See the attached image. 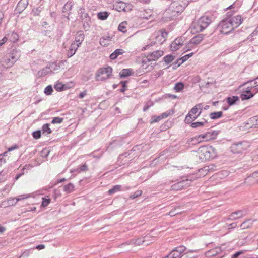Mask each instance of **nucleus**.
<instances>
[{"label":"nucleus","instance_id":"a19ab883","mask_svg":"<svg viewBox=\"0 0 258 258\" xmlns=\"http://www.w3.org/2000/svg\"><path fill=\"white\" fill-rule=\"evenodd\" d=\"M174 113V111L173 110H169L166 111V112L163 113L161 115V117L162 119L168 117L169 116L173 114Z\"/></svg>","mask_w":258,"mask_h":258},{"label":"nucleus","instance_id":"2f4dec72","mask_svg":"<svg viewBox=\"0 0 258 258\" xmlns=\"http://www.w3.org/2000/svg\"><path fill=\"white\" fill-rule=\"evenodd\" d=\"M239 99L238 97L237 96H232V97H229L227 98V101L229 105L231 106L234 105L237 101H238Z\"/></svg>","mask_w":258,"mask_h":258},{"label":"nucleus","instance_id":"69168bd1","mask_svg":"<svg viewBox=\"0 0 258 258\" xmlns=\"http://www.w3.org/2000/svg\"><path fill=\"white\" fill-rule=\"evenodd\" d=\"M40 12V10L39 8L33 10V13L34 15H38Z\"/></svg>","mask_w":258,"mask_h":258},{"label":"nucleus","instance_id":"39448f33","mask_svg":"<svg viewBox=\"0 0 258 258\" xmlns=\"http://www.w3.org/2000/svg\"><path fill=\"white\" fill-rule=\"evenodd\" d=\"M188 5V3L186 1H173L169 8V10H171V13L177 16L178 14L183 12Z\"/></svg>","mask_w":258,"mask_h":258},{"label":"nucleus","instance_id":"4468645a","mask_svg":"<svg viewBox=\"0 0 258 258\" xmlns=\"http://www.w3.org/2000/svg\"><path fill=\"white\" fill-rule=\"evenodd\" d=\"M203 34H199L194 37L186 45L187 50H190L198 45L203 39Z\"/></svg>","mask_w":258,"mask_h":258},{"label":"nucleus","instance_id":"3c124183","mask_svg":"<svg viewBox=\"0 0 258 258\" xmlns=\"http://www.w3.org/2000/svg\"><path fill=\"white\" fill-rule=\"evenodd\" d=\"M53 89L51 85L47 86L44 90V93L47 95H50Z\"/></svg>","mask_w":258,"mask_h":258},{"label":"nucleus","instance_id":"c03bdc74","mask_svg":"<svg viewBox=\"0 0 258 258\" xmlns=\"http://www.w3.org/2000/svg\"><path fill=\"white\" fill-rule=\"evenodd\" d=\"M64 85L61 83H57L54 85L55 89L57 91H61L63 90Z\"/></svg>","mask_w":258,"mask_h":258},{"label":"nucleus","instance_id":"ea45409f","mask_svg":"<svg viewBox=\"0 0 258 258\" xmlns=\"http://www.w3.org/2000/svg\"><path fill=\"white\" fill-rule=\"evenodd\" d=\"M184 87V84L182 82H178L175 84L174 89L176 92H180Z\"/></svg>","mask_w":258,"mask_h":258},{"label":"nucleus","instance_id":"4c0bfd02","mask_svg":"<svg viewBox=\"0 0 258 258\" xmlns=\"http://www.w3.org/2000/svg\"><path fill=\"white\" fill-rule=\"evenodd\" d=\"M10 40L12 42H16L19 39V36L16 32H13L9 36Z\"/></svg>","mask_w":258,"mask_h":258},{"label":"nucleus","instance_id":"79ce46f5","mask_svg":"<svg viewBox=\"0 0 258 258\" xmlns=\"http://www.w3.org/2000/svg\"><path fill=\"white\" fill-rule=\"evenodd\" d=\"M73 6L72 1H68L63 6V11L66 12L71 9Z\"/></svg>","mask_w":258,"mask_h":258},{"label":"nucleus","instance_id":"0e129e2a","mask_svg":"<svg viewBox=\"0 0 258 258\" xmlns=\"http://www.w3.org/2000/svg\"><path fill=\"white\" fill-rule=\"evenodd\" d=\"M87 95V91L86 90H84V91H83L82 92H81L79 95V97L80 98H84L86 95Z\"/></svg>","mask_w":258,"mask_h":258},{"label":"nucleus","instance_id":"338daca9","mask_svg":"<svg viewBox=\"0 0 258 258\" xmlns=\"http://www.w3.org/2000/svg\"><path fill=\"white\" fill-rule=\"evenodd\" d=\"M168 35V33L166 31H162L161 32V36L164 39V40H165V38L167 37Z\"/></svg>","mask_w":258,"mask_h":258},{"label":"nucleus","instance_id":"e2e57ef3","mask_svg":"<svg viewBox=\"0 0 258 258\" xmlns=\"http://www.w3.org/2000/svg\"><path fill=\"white\" fill-rule=\"evenodd\" d=\"M18 148V146L17 145H14L10 147H9L8 149V151L9 152L10 151H12L13 150H14L15 149H17Z\"/></svg>","mask_w":258,"mask_h":258},{"label":"nucleus","instance_id":"ddd939ff","mask_svg":"<svg viewBox=\"0 0 258 258\" xmlns=\"http://www.w3.org/2000/svg\"><path fill=\"white\" fill-rule=\"evenodd\" d=\"M256 82H254L253 86L243 88L240 94V98L242 100H248L254 96V94L251 91V89L256 86Z\"/></svg>","mask_w":258,"mask_h":258},{"label":"nucleus","instance_id":"37998d69","mask_svg":"<svg viewBox=\"0 0 258 258\" xmlns=\"http://www.w3.org/2000/svg\"><path fill=\"white\" fill-rule=\"evenodd\" d=\"M215 168L216 166L212 164L209 166H205L203 168V170L205 171L212 172L214 171Z\"/></svg>","mask_w":258,"mask_h":258},{"label":"nucleus","instance_id":"393cba45","mask_svg":"<svg viewBox=\"0 0 258 258\" xmlns=\"http://www.w3.org/2000/svg\"><path fill=\"white\" fill-rule=\"evenodd\" d=\"M111 37L110 36L102 37L100 39V44L102 46H107L111 41Z\"/></svg>","mask_w":258,"mask_h":258},{"label":"nucleus","instance_id":"f03ea898","mask_svg":"<svg viewBox=\"0 0 258 258\" xmlns=\"http://www.w3.org/2000/svg\"><path fill=\"white\" fill-rule=\"evenodd\" d=\"M211 22L210 17L204 16L200 17L197 22H194L191 26L192 31L199 32L206 28Z\"/></svg>","mask_w":258,"mask_h":258},{"label":"nucleus","instance_id":"dca6fc26","mask_svg":"<svg viewBox=\"0 0 258 258\" xmlns=\"http://www.w3.org/2000/svg\"><path fill=\"white\" fill-rule=\"evenodd\" d=\"M231 23L232 27L234 28L238 27L242 22L243 19L241 15H237L234 17L227 18Z\"/></svg>","mask_w":258,"mask_h":258},{"label":"nucleus","instance_id":"f8f14e48","mask_svg":"<svg viewBox=\"0 0 258 258\" xmlns=\"http://www.w3.org/2000/svg\"><path fill=\"white\" fill-rule=\"evenodd\" d=\"M164 52L162 50H157L149 54L147 56L143 59V63H147L152 61L157 60L160 57L163 56Z\"/></svg>","mask_w":258,"mask_h":258},{"label":"nucleus","instance_id":"9b49d317","mask_svg":"<svg viewBox=\"0 0 258 258\" xmlns=\"http://www.w3.org/2000/svg\"><path fill=\"white\" fill-rule=\"evenodd\" d=\"M248 146L246 142H241L232 144L230 147V150L233 153H240L246 150Z\"/></svg>","mask_w":258,"mask_h":258},{"label":"nucleus","instance_id":"a211bd4d","mask_svg":"<svg viewBox=\"0 0 258 258\" xmlns=\"http://www.w3.org/2000/svg\"><path fill=\"white\" fill-rule=\"evenodd\" d=\"M176 17L174 13H171V10H169V8H168L163 13L162 20L166 22L173 20Z\"/></svg>","mask_w":258,"mask_h":258},{"label":"nucleus","instance_id":"e433bc0d","mask_svg":"<svg viewBox=\"0 0 258 258\" xmlns=\"http://www.w3.org/2000/svg\"><path fill=\"white\" fill-rule=\"evenodd\" d=\"M252 222L250 220H248L243 222L241 224L240 227L243 229L248 228L252 225Z\"/></svg>","mask_w":258,"mask_h":258},{"label":"nucleus","instance_id":"680f3d73","mask_svg":"<svg viewBox=\"0 0 258 258\" xmlns=\"http://www.w3.org/2000/svg\"><path fill=\"white\" fill-rule=\"evenodd\" d=\"M6 163V159L1 154H0V166L2 165V163Z\"/></svg>","mask_w":258,"mask_h":258},{"label":"nucleus","instance_id":"5701e85b","mask_svg":"<svg viewBox=\"0 0 258 258\" xmlns=\"http://www.w3.org/2000/svg\"><path fill=\"white\" fill-rule=\"evenodd\" d=\"M79 47L78 45L76 44L75 43H72L70 46L69 49L68 50L67 53V56L68 57H71L73 56L77 50L78 48Z\"/></svg>","mask_w":258,"mask_h":258},{"label":"nucleus","instance_id":"72a5a7b5","mask_svg":"<svg viewBox=\"0 0 258 258\" xmlns=\"http://www.w3.org/2000/svg\"><path fill=\"white\" fill-rule=\"evenodd\" d=\"M109 16V14L107 12H100L98 13V18L101 20H106Z\"/></svg>","mask_w":258,"mask_h":258},{"label":"nucleus","instance_id":"052dcab7","mask_svg":"<svg viewBox=\"0 0 258 258\" xmlns=\"http://www.w3.org/2000/svg\"><path fill=\"white\" fill-rule=\"evenodd\" d=\"M88 170V166L86 164H84L81 166L80 167V171H86Z\"/></svg>","mask_w":258,"mask_h":258},{"label":"nucleus","instance_id":"c9c22d12","mask_svg":"<svg viewBox=\"0 0 258 258\" xmlns=\"http://www.w3.org/2000/svg\"><path fill=\"white\" fill-rule=\"evenodd\" d=\"M126 25L127 23L126 22H121L118 26V29L119 31L122 32L123 33H125L126 32Z\"/></svg>","mask_w":258,"mask_h":258},{"label":"nucleus","instance_id":"7ed1b4c3","mask_svg":"<svg viewBox=\"0 0 258 258\" xmlns=\"http://www.w3.org/2000/svg\"><path fill=\"white\" fill-rule=\"evenodd\" d=\"M203 105L202 103L196 105L188 112L185 118V122L190 124L194 120L198 118L202 113Z\"/></svg>","mask_w":258,"mask_h":258},{"label":"nucleus","instance_id":"bb28decb","mask_svg":"<svg viewBox=\"0 0 258 258\" xmlns=\"http://www.w3.org/2000/svg\"><path fill=\"white\" fill-rule=\"evenodd\" d=\"M190 123V126L195 128L204 125L206 123H207V121L205 119L203 118L201 121L191 122Z\"/></svg>","mask_w":258,"mask_h":258},{"label":"nucleus","instance_id":"8fccbe9b","mask_svg":"<svg viewBox=\"0 0 258 258\" xmlns=\"http://www.w3.org/2000/svg\"><path fill=\"white\" fill-rule=\"evenodd\" d=\"M142 194V191L141 190H137L133 194L131 195L130 198L132 199H134L136 198H137L140 196Z\"/></svg>","mask_w":258,"mask_h":258},{"label":"nucleus","instance_id":"423d86ee","mask_svg":"<svg viewBox=\"0 0 258 258\" xmlns=\"http://www.w3.org/2000/svg\"><path fill=\"white\" fill-rule=\"evenodd\" d=\"M112 73V69L110 67L107 66L105 68H100L96 74V80L105 81L111 77Z\"/></svg>","mask_w":258,"mask_h":258},{"label":"nucleus","instance_id":"09e8293b","mask_svg":"<svg viewBox=\"0 0 258 258\" xmlns=\"http://www.w3.org/2000/svg\"><path fill=\"white\" fill-rule=\"evenodd\" d=\"M63 119L59 117H56L53 118L51 123L53 124L61 123L63 121Z\"/></svg>","mask_w":258,"mask_h":258},{"label":"nucleus","instance_id":"473e14b6","mask_svg":"<svg viewBox=\"0 0 258 258\" xmlns=\"http://www.w3.org/2000/svg\"><path fill=\"white\" fill-rule=\"evenodd\" d=\"M121 185H116L113 187L112 188L108 190V194L111 195L115 194V192L121 190Z\"/></svg>","mask_w":258,"mask_h":258},{"label":"nucleus","instance_id":"f257e3e1","mask_svg":"<svg viewBox=\"0 0 258 258\" xmlns=\"http://www.w3.org/2000/svg\"><path fill=\"white\" fill-rule=\"evenodd\" d=\"M199 154L202 160H209L217 156V150L211 146H201L199 148Z\"/></svg>","mask_w":258,"mask_h":258},{"label":"nucleus","instance_id":"f3484780","mask_svg":"<svg viewBox=\"0 0 258 258\" xmlns=\"http://www.w3.org/2000/svg\"><path fill=\"white\" fill-rule=\"evenodd\" d=\"M246 215V212L243 210H238L232 213L227 217V220H235L243 217Z\"/></svg>","mask_w":258,"mask_h":258},{"label":"nucleus","instance_id":"774afa93","mask_svg":"<svg viewBox=\"0 0 258 258\" xmlns=\"http://www.w3.org/2000/svg\"><path fill=\"white\" fill-rule=\"evenodd\" d=\"M183 61L181 60V58L177 60L175 62L174 64L177 66V67L180 66L182 63H183Z\"/></svg>","mask_w":258,"mask_h":258},{"label":"nucleus","instance_id":"6e6d98bb","mask_svg":"<svg viewBox=\"0 0 258 258\" xmlns=\"http://www.w3.org/2000/svg\"><path fill=\"white\" fill-rule=\"evenodd\" d=\"M28 197H29V196L27 195H21L19 197V198H18L16 200V201L15 202V204H16L17 203V202L19 201L26 199L28 198Z\"/></svg>","mask_w":258,"mask_h":258},{"label":"nucleus","instance_id":"20e7f679","mask_svg":"<svg viewBox=\"0 0 258 258\" xmlns=\"http://www.w3.org/2000/svg\"><path fill=\"white\" fill-rule=\"evenodd\" d=\"M17 51H14L11 54L7 55L4 56L1 60V65L6 68L11 67L19 57V54H17Z\"/></svg>","mask_w":258,"mask_h":258},{"label":"nucleus","instance_id":"6ab92c4d","mask_svg":"<svg viewBox=\"0 0 258 258\" xmlns=\"http://www.w3.org/2000/svg\"><path fill=\"white\" fill-rule=\"evenodd\" d=\"M258 176V171L254 172L251 175L248 176L245 179V183L248 185H251L258 182V180L255 178Z\"/></svg>","mask_w":258,"mask_h":258},{"label":"nucleus","instance_id":"2eb2a0df","mask_svg":"<svg viewBox=\"0 0 258 258\" xmlns=\"http://www.w3.org/2000/svg\"><path fill=\"white\" fill-rule=\"evenodd\" d=\"M184 41V37H178L171 44L170 49L172 51H174L179 49L183 44Z\"/></svg>","mask_w":258,"mask_h":258},{"label":"nucleus","instance_id":"f704fd0d","mask_svg":"<svg viewBox=\"0 0 258 258\" xmlns=\"http://www.w3.org/2000/svg\"><path fill=\"white\" fill-rule=\"evenodd\" d=\"M175 56L172 55H167L164 57L163 59L164 61L166 64H168L173 61L175 59Z\"/></svg>","mask_w":258,"mask_h":258},{"label":"nucleus","instance_id":"a18cd8bd","mask_svg":"<svg viewBox=\"0 0 258 258\" xmlns=\"http://www.w3.org/2000/svg\"><path fill=\"white\" fill-rule=\"evenodd\" d=\"M144 241L143 240L142 238H139L137 239L132 240L131 243L135 245H140L141 244H142L144 242Z\"/></svg>","mask_w":258,"mask_h":258},{"label":"nucleus","instance_id":"7c9ffc66","mask_svg":"<svg viewBox=\"0 0 258 258\" xmlns=\"http://www.w3.org/2000/svg\"><path fill=\"white\" fill-rule=\"evenodd\" d=\"M223 112L222 111L214 112L210 114L209 116L212 119H216L220 118L222 115Z\"/></svg>","mask_w":258,"mask_h":258},{"label":"nucleus","instance_id":"4d7b16f0","mask_svg":"<svg viewBox=\"0 0 258 258\" xmlns=\"http://www.w3.org/2000/svg\"><path fill=\"white\" fill-rule=\"evenodd\" d=\"M49 69V68H45V69L41 70L39 73H40L41 75H46L48 73Z\"/></svg>","mask_w":258,"mask_h":258},{"label":"nucleus","instance_id":"c85d7f7f","mask_svg":"<svg viewBox=\"0 0 258 258\" xmlns=\"http://www.w3.org/2000/svg\"><path fill=\"white\" fill-rule=\"evenodd\" d=\"M74 190V185L71 183L65 185L63 187V191L67 194L73 192Z\"/></svg>","mask_w":258,"mask_h":258},{"label":"nucleus","instance_id":"0eeeda50","mask_svg":"<svg viewBox=\"0 0 258 258\" xmlns=\"http://www.w3.org/2000/svg\"><path fill=\"white\" fill-rule=\"evenodd\" d=\"M218 28L220 29L221 33L225 34H229L234 29L231 23H230V22L227 18H225L220 22L218 25Z\"/></svg>","mask_w":258,"mask_h":258},{"label":"nucleus","instance_id":"de8ad7c7","mask_svg":"<svg viewBox=\"0 0 258 258\" xmlns=\"http://www.w3.org/2000/svg\"><path fill=\"white\" fill-rule=\"evenodd\" d=\"M163 74V72L162 70H160V71H159L158 72H155L154 73H153L152 74L151 76H152V78L153 79H156L157 78H158L159 77H160L161 75H162Z\"/></svg>","mask_w":258,"mask_h":258},{"label":"nucleus","instance_id":"6e6552de","mask_svg":"<svg viewBox=\"0 0 258 258\" xmlns=\"http://www.w3.org/2000/svg\"><path fill=\"white\" fill-rule=\"evenodd\" d=\"M113 8L118 12H128L132 9V5L130 3H125L124 1H115L113 4Z\"/></svg>","mask_w":258,"mask_h":258},{"label":"nucleus","instance_id":"b1692460","mask_svg":"<svg viewBox=\"0 0 258 258\" xmlns=\"http://www.w3.org/2000/svg\"><path fill=\"white\" fill-rule=\"evenodd\" d=\"M84 39V34L83 31H79L77 32L75 37V43L80 46Z\"/></svg>","mask_w":258,"mask_h":258},{"label":"nucleus","instance_id":"cd10ccee","mask_svg":"<svg viewBox=\"0 0 258 258\" xmlns=\"http://www.w3.org/2000/svg\"><path fill=\"white\" fill-rule=\"evenodd\" d=\"M133 70L131 69H124L119 73L120 78H124L132 75Z\"/></svg>","mask_w":258,"mask_h":258},{"label":"nucleus","instance_id":"603ef678","mask_svg":"<svg viewBox=\"0 0 258 258\" xmlns=\"http://www.w3.org/2000/svg\"><path fill=\"white\" fill-rule=\"evenodd\" d=\"M41 133L40 130L34 131L33 134V137L36 139H39L41 137Z\"/></svg>","mask_w":258,"mask_h":258},{"label":"nucleus","instance_id":"412c9836","mask_svg":"<svg viewBox=\"0 0 258 258\" xmlns=\"http://www.w3.org/2000/svg\"><path fill=\"white\" fill-rule=\"evenodd\" d=\"M218 133L217 131H211L207 132L205 134H202L203 139L204 141H207L216 138Z\"/></svg>","mask_w":258,"mask_h":258},{"label":"nucleus","instance_id":"c756f323","mask_svg":"<svg viewBox=\"0 0 258 258\" xmlns=\"http://www.w3.org/2000/svg\"><path fill=\"white\" fill-rule=\"evenodd\" d=\"M229 174V172L227 170H222L216 173V176L220 179H224L227 177Z\"/></svg>","mask_w":258,"mask_h":258},{"label":"nucleus","instance_id":"aec40b11","mask_svg":"<svg viewBox=\"0 0 258 258\" xmlns=\"http://www.w3.org/2000/svg\"><path fill=\"white\" fill-rule=\"evenodd\" d=\"M203 141H204V140L203 139L202 134H201L193 138H189L187 140V143L189 145H194Z\"/></svg>","mask_w":258,"mask_h":258},{"label":"nucleus","instance_id":"58836bf2","mask_svg":"<svg viewBox=\"0 0 258 258\" xmlns=\"http://www.w3.org/2000/svg\"><path fill=\"white\" fill-rule=\"evenodd\" d=\"M42 130L43 133H46L47 134H50L52 132L51 130L49 127V124L46 123L42 126Z\"/></svg>","mask_w":258,"mask_h":258},{"label":"nucleus","instance_id":"864d4df0","mask_svg":"<svg viewBox=\"0 0 258 258\" xmlns=\"http://www.w3.org/2000/svg\"><path fill=\"white\" fill-rule=\"evenodd\" d=\"M162 119V117H161V115L159 116H154L152 117L151 123H155L161 120Z\"/></svg>","mask_w":258,"mask_h":258},{"label":"nucleus","instance_id":"a878e982","mask_svg":"<svg viewBox=\"0 0 258 258\" xmlns=\"http://www.w3.org/2000/svg\"><path fill=\"white\" fill-rule=\"evenodd\" d=\"M124 52V51L123 49H117L110 55V58L114 60L117 58L119 55L122 54Z\"/></svg>","mask_w":258,"mask_h":258},{"label":"nucleus","instance_id":"1a4fd4ad","mask_svg":"<svg viewBox=\"0 0 258 258\" xmlns=\"http://www.w3.org/2000/svg\"><path fill=\"white\" fill-rule=\"evenodd\" d=\"M191 183V180L188 179L183 180L179 181L171 186V189L172 190L179 191L183 189L187 188L190 186Z\"/></svg>","mask_w":258,"mask_h":258},{"label":"nucleus","instance_id":"4be33fe9","mask_svg":"<svg viewBox=\"0 0 258 258\" xmlns=\"http://www.w3.org/2000/svg\"><path fill=\"white\" fill-rule=\"evenodd\" d=\"M28 5V1H19L16 8V11L22 13Z\"/></svg>","mask_w":258,"mask_h":258},{"label":"nucleus","instance_id":"bf43d9fd","mask_svg":"<svg viewBox=\"0 0 258 258\" xmlns=\"http://www.w3.org/2000/svg\"><path fill=\"white\" fill-rule=\"evenodd\" d=\"M153 105L152 103L151 102H148L147 103H146L144 108H143V111L144 112L146 111L150 106H151L152 105Z\"/></svg>","mask_w":258,"mask_h":258},{"label":"nucleus","instance_id":"13d9d810","mask_svg":"<svg viewBox=\"0 0 258 258\" xmlns=\"http://www.w3.org/2000/svg\"><path fill=\"white\" fill-rule=\"evenodd\" d=\"M126 83V82H125V81H121L120 82V84L122 86V88L120 89V91L121 92H124L125 91Z\"/></svg>","mask_w":258,"mask_h":258},{"label":"nucleus","instance_id":"49530a36","mask_svg":"<svg viewBox=\"0 0 258 258\" xmlns=\"http://www.w3.org/2000/svg\"><path fill=\"white\" fill-rule=\"evenodd\" d=\"M50 202V199L42 198V202L41 206L43 207H45L48 205Z\"/></svg>","mask_w":258,"mask_h":258},{"label":"nucleus","instance_id":"5fc2aeb1","mask_svg":"<svg viewBox=\"0 0 258 258\" xmlns=\"http://www.w3.org/2000/svg\"><path fill=\"white\" fill-rule=\"evenodd\" d=\"M79 14L80 15V17L81 18H87L88 16V15L87 13H86L84 11V9L81 8L79 10Z\"/></svg>","mask_w":258,"mask_h":258},{"label":"nucleus","instance_id":"9d476101","mask_svg":"<svg viewBox=\"0 0 258 258\" xmlns=\"http://www.w3.org/2000/svg\"><path fill=\"white\" fill-rule=\"evenodd\" d=\"M185 249L186 247L184 246H178L163 258H181Z\"/></svg>","mask_w":258,"mask_h":258}]
</instances>
